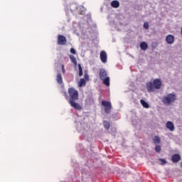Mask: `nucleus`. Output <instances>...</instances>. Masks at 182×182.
I'll return each mask as SVG.
<instances>
[{"mask_svg": "<svg viewBox=\"0 0 182 182\" xmlns=\"http://www.w3.org/2000/svg\"><path fill=\"white\" fill-rule=\"evenodd\" d=\"M68 93L69 95V104L71 107L75 109V110H82V105L76 102V100H79V92L74 87L68 88Z\"/></svg>", "mask_w": 182, "mask_h": 182, "instance_id": "1", "label": "nucleus"}, {"mask_svg": "<svg viewBox=\"0 0 182 182\" xmlns=\"http://www.w3.org/2000/svg\"><path fill=\"white\" fill-rule=\"evenodd\" d=\"M161 87V80L157 78L154 80L153 82H149L146 84V89L149 93L154 92V90H159Z\"/></svg>", "mask_w": 182, "mask_h": 182, "instance_id": "2", "label": "nucleus"}, {"mask_svg": "<svg viewBox=\"0 0 182 182\" xmlns=\"http://www.w3.org/2000/svg\"><path fill=\"white\" fill-rule=\"evenodd\" d=\"M177 100V97L174 92L164 96L162 98V103L166 106H170L171 103H174Z\"/></svg>", "mask_w": 182, "mask_h": 182, "instance_id": "3", "label": "nucleus"}, {"mask_svg": "<svg viewBox=\"0 0 182 182\" xmlns=\"http://www.w3.org/2000/svg\"><path fill=\"white\" fill-rule=\"evenodd\" d=\"M99 76L101 80H102L103 85L105 86H110V77L107 76V71L104 68L100 70Z\"/></svg>", "mask_w": 182, "mask_h": 182, "instance_id": "4", "label": "nucleus"}, {"mask_svg": "<svg viewBox=\"0 0 182 182\" xmlns=\"http://www.w3.org/2000/svg\"><path fill=\"white\" fill-rule=\"evenodd\" d=\"M101 110H104L106 114H110L112 112V103L107 100H102L101 102Z\"/></svg>", "mask_w": 182, "mask_h": 182, "instance_id": "5", "label": "nucleus"}, {"mask_svg": "<svg viewBox=\"0 0 182 182\" xmlns=\"http://www.w3.org/2000/svg\"><path fill=\"white\" fill-rule=\"evenodd\" d=\"M68 43V40L66 37L63 35H58V45H61V46H64Z\"/></svg>", "mask_w": 182, "mask_h": 182, "instance_id": "6", "label": "nucleus"}, {"mask_svg": "<svg viewBox=\"0 0 182 182\" xmlns=\"http://www.w3.org/2000/svg\"><path fill=\"white\" fill-rule=\"evenodd\" d=\"M100 58L102 63H107V53L106 51L102 50L100 54Z\"/></svg>", "mask_w": 182, "mask_h": 182, "instance_id": "7", "label": "nucleus"}, {"mask_svg": "<svg viewBox=\"0 0 182 182\" xmlns=\"http://www.w3.org/2000/svg\"><path fill=\"white\" fill-rule=\"evenodd\" d=\"M172 161L173 163H178L180 160H181V156L178 154H175L172 156Z\"/></svg>", "mask_w": 182, "mask_h": 182, "instance_id": "8", "label": "nucleus"}, {"mask_svg": "<svg viewBox=\"0 0 182 182\" xmlns=\"http://www.w3.org/2000/svg\"><path fill=\"white\" fill-rule=\"evenodd\" d=\"M166 129H168L170 132H174V124L173 122L168 121L166 122Z\"/></svg>", "mask_w": 182, "mask_h": 182, "instance_id": "9", "label": "nucleus"}, {"mask_svg": "<svg viewBox=\"0 0 182 182\" xmlns=\"http://www.w3.org/2000/svg\"><path fill=\"white\" fill-rule=\"evenodd\" d=\"M166 41L167 43H169V45H171V43H174V36H173L172 35H168L166 36Z\"/></svg>", "mask_w": 182, "mask_h": 182, "instance_id": "10", "label": "nucleus"}, {"mask_svg": "<svg viewBox=\"0 0 182 182\" xmlns=\"http://www.w3.org/2000/svg\"><path fill=\"white\" fill-rule=\"evenodd\" d=\"M56 80L58 85H62V83H63V78H62V74H60V73L57 74Z\"/></svg>", "mask_w": 182, "mask_h": 182, "instance_id": "11", "label": "nucleus"}, {"mask_svg": "<svg viewBox=\"0 0 182 182\" xmlns=\"http://www.w3.org/2000/svg\"><path fill=\"white\" fill-rule=\"evenodd\" d=\"M78 86L79 87H83V86H86V80H85L84 78H81L78 83Z\"/></svg>", "mask_w": 182, "mask_h": 182, "instance_id": "12", "label": "nucleus"}, {"mask_svg": "<svg viewBox=\"0 0 182 182\" xmlns=\"http://www.w3.org/2000/svg\"><path fill=\"white\" fill-rule=\"evenodd\" d=\"M140 103L141 105H142L143 107H145V109H149V107H150V105H149V103L144 101V100H141Z\"/></svg>", "mask_w": 182, "mask_h": 182, "instance_id": "13", "label": "nucleus"}, {"mask_svg": "<svg viewBox=\"0 0 182 182\" xmlns=\"http://www.w3.org/2000/svg\"><path fill=\"white\" fill-rule=\"evenodd\" d=\"M153 141L155 144H160V141H161V139H160V137L159 136H155L153 138Z\"/></svg>", "mask_w": 182, "mask_h": 182, "instance_id": "14", "label": "nucleus"}, {"mask_svg": "<svg viewBox=\"0 0 182 182\" xmlns=\"http://www.w3.org/2000/svg\"><path fill=\"white\" fill-rule=\"evenodd\" d=\"M70 60L73 63H74L75 66H77V61L76 60V58L74 55H70Z\"/></svg>", "mask_w": 182, "mask_h": 182, "instance_id": "15", "label": "nucleus"}, {"mask_svg": "<svg viewBox=\"0 0 182 182\" xmlns=\"http://www.w3.org/2000/svg\"><path fill=\"white\" fill-rule=\"evenodd\" d=\"M78 69H79V76L80 77L83 76V69L82 68V65L78 64Z\"/></svg>", "mask_w": 182, "mask_h": 182, "instance_id": "16", "label": "nucleus"}, {"mask_svg": "<svg viewBox=\"0 0 182 182\" xmlns=\"http://www.w3.org/2000/svg\"><path fill=\"white\" fill-rule=\"evenodd\" d=\"M103 126H104L105 129H107V130L110 127V124L109 123V122L105 121V122H103Z\"/></svg>", "mask_w": 182, "mask_h": 182, "instance_id": "17", "label": "nucleus"}, {"mask_svg": "<svg viewBox=\"0 0 182 182\" xmlns=\"http://www.w3.org/2000/svg\"><path fill=\"white\" fill-rule=\"evenodd\" d=\"M155 151H156V153H160V151H161V146H160L159 145H157L155 147Z\"/></svg>", "mask_w": 182, "mask_h": 182, "instance_id": "18", "label": "nucleus"}, {"mask_svg": "<svg viewBox=\"0 0 182 182\" xmlns=\"http://www.w3.org/2000/svg\"><path fill=\"white\" fill-rule=\"evenodd\" d=\"M159 161H161V166H164V164H167V161L164 159H159Z\"/></svg>", "mask_w": 182, "mask_h": 182, "instance_id": "19", "label": "nucleus"}, {"mask_svg": "<svg viewBox=\"0 0 182 182\" xmlns=\"http://www.w3.org/2000/svg\"><path fill=\"white\" fill-rule=\"evenodd\" d=\"M119 6H120V3L118 1L115 0L114 1V8H119Z\"/></svg>", "mask_w": 182, "mask_h": 182, "instance_id": "20", "label": "nucleus"}, {"mask_svg": "<svg viewBox=\"0 0 182 182\" xmlns=\"http://www.w3.org/2000/svg\"><path fill=\"white\" fill-rule=\"evenodd\" d=\"M144 29H149V22L144 23Z\"/></svg>", "mask_w": 182, "mask_h": 182, "instance_id": "21", "label": "nucleus"}, {"mask_svg": "<svg viewBox=\"0 0 182 182\" xmlns=\"http://www.w3.org/2000/svg\"><path fill=\"white\" fill-rule=\"evenodd\" d=\"M139 46H149V45H147V43L143 41L140 43Z\"/></svg>", "mask_w": 182, "mask_h": 182, "instance_id": "22", "label": "nucleus"}, {"mask_svg": "<svg viewBox=\"0 0 182 182\" xmlns=\"http://www.w3.org/2000/svg\"><path fill=\"white\" fill-rule=\"evenodd\" d=\"M108 21H109V23H112V22H113V20L112 18V16H110V14L108 16Z\"/></svg>", "mask_w": 182, "mask_h": 182, "instance_id": "23", "label": "nucleus"}, {"mask_svg": "<svg viewBox=\"0 0 182 182\" xmlns=\"http://www.w3.org/2000/svg\"><path fill=\"white\" fill-rule=\"evenodd\" d=\"M70 53H73V55H75L76 54V50L74 48H71L70 49Z\"/></svg>", "mask_w": 182, "mask_h": 182, "instance_id": "24", "label": "nucleus"}, {"mask_svg": "<svg viewBox=\"0 0 182 182\" xmlns=\"http://www.w3.org/2000/svg\"><path fill=\"white\" fill-rule=\"evenodd\" d=\"M84 77L85 80H89V75H87V73H85Z\"/></svg>", "mask_w": 182, "mask_h": 182, "instance_id": "25", "label": "nucleus"}, {"mask_svg": "<svg viewBox=\"0 0 182 182\" xmlns=\"http://www.w3.org/2000/svg\"><path fill=\"white\" fill-rule=\"evenodd\" d=\"M65 65H62V73H63V75H65Z\"/></svg>", "mask_w": 182, "mask_h": 182, "instance_id": "26", "label": "nucleus"}, {"mask_svg": "<svg viewBox=\"0 0 182 182\" xmlns=\"http://www.w3.org/2000/svg\"><path fill=\"white\" fill-rule=\"evenodd\" d=\"M147 46H141V50H147Z\"/></svg>", "mask_w": 182, "mask_h": 182, "instance_id": "27", "label": "nucleus"}, {"mask_svg": "<svg viewBox=\"0 0 182 182\" xmlns=\"http://www.w3.org/2000/svg\"><path fill=\"white\" fill-rule=\"evenodd\" d=\"M64 96L66 100H68L69 98V97L68 96V93L66 92H64Z\"/></svg>", "mask_w": 182, "mask_h": 182, "instance_id": "28", "label": "nucleus"}, {"mask_svg": "<svg viewBox=\"0 0 182 182\" xmlns=\"http://www.w3.org/2000/svg\"><path fill=\"white\" fill-rule=\"evenodd\" d=\"M111 6H112V8H114V1H112L111 2Z\"/></svg>", "mask_w": 182, "mask_h": 182, "instance_id": "29", "label": "nucleus"}, {"mask_svg": "<svg viewBox=\"0 0 182 182\" xmlns=\"http://www.w3.org/2000/svg\"><path fill=\"white\" fill-rule=\"evenodd\" d=\"M181 167L182 168V162H181Z\"/></svg>", "mask_w": 182, "mask_h": 182, "instance_id": "30", "label": "nucleus"}, {"mask_svg": "<svg viewBox=\"0 0 182 182\" xmlns=\"http://www.w3.org/2000/svg\"><path fill=\"white\" fill-rule=\"evenodd\" d=\"M75 9H77V7H75Z\"/></svg>", "mask_w": 182, "mask_h": 182, "instance_id": "31", "label": "nucleus"}, {"mask_svg": "<svg viewBox=\"0 0 182 182\" xmlns=\"http://www.w3.org/2000/svg\"><path fill=\"white\" fill-rule=\"evenodd\" d=\"M110 16L112 15V13H111V14H109Z\"/></svg>", "mask_w": 182, "mask_h": 182, "instance_id": "32", "label": "nucleus"}]
</instances>
